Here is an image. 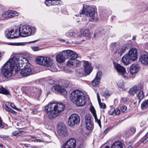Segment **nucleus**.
Returning <instances> with one entry per match:
<instances>
[{
  "mask_svg": "<svg viewBox=\"0 0 148 148\" xmlns=\"http://www.w3.org/2000/svg\"><path fill=\"white\" fill-rule=\"evenodd\" d=\"M91 115L89 114H86L85 116V123L92 122L91 118Z\"/></svg>",
  "mask_w": 148,
  "mask_h": 148,
  "instance_id": "obj_32",
  "label": "nucleus"
},
{
  "mask_svg": "<svg viewBox=\"0 0 148 148\" xmlns=\"http://www.w3.org/2000/svg\"><path fill=\"white\" fill-rule=\"evenodd\" d=\"M0 93L3 94L8 95L9 94V91L5 88L3 87L0 88Z\"/></svg>",
  "mask_w": 148,
  "mask_h": 148,
  "instance_id": "obj_38",
  "label": "nucleus"
},
{
  "mask_svg": "<svg viewBox=\"0 0 148 148\" xmlns=\"http://www.w3.org/2000/svg\"><path fill=\"white\" fill-rule=\"evenodd\" d=\"M99 106L102 109H105L106 108V104L104 103H101V102H99Z\"/></svg>",
  "mask_w": 148,
  "mask_h": 148,
  "instance_id": "obj_48",
  "label": "nucleus"
},
{
  "mask_svg": "<svg viewBox=\"0 0 148 148\" xmlns=\"http://www.w3.org/2000/svg\"><path fill=\"white\" fill-rule=\"evenodd\" d=\"M139 69L140 67L138 64H133L130 66V72L131 75H134L139 71Z\"/></svg>",
  "mask_w": 148,
  "mask_h": 148,
  "instance_id": "obj_20",
  "label": "nucleus"
},
{
  "mask_svg": "<svg viewBox=\"0 0 148 148\" xmlns=\"http://www.w3.org/2000/svg\"><path fill=\"white\" fill-rule=\"evenodd\" d=\"M102 76V73L100 71L98 72L94 79L91 82L92 85L94 87L97 86L99 83Z\"/></svg>",
  "mask_w": 148,
  "mask_h": 148,
  "instance_id": "obj_14",
  "label": "nucleus"
},
{
  "mask_svg": "<svg viewBox=\"0 0 148 148\" xmlns=\"http://www.w3.org/2000/svg\"><path fill=\"white\" fill-rule=\"evenodd\" d=\"M84 67L85 71L88 74H89L92 71V68L90 63L88 61H84Z\"/></svg>",
  "mask_w": 148,
  "mask_h": 148,
  "instance_id": "obj_19",
  "label": "nucleus"
},
{
  "mask_svg": "<svg viewBox=\"0 0 148 148\" xmlns=\"http://www.w3.org/2000/svg\"><path fill=\"white\" fill-rule=\"evenodd\" d=\"M9 11L4 12L2 14V16L4 17L9 18H10Z\"/></svg>",
  "mask_w": 148,
  "mask_h": 148,
  "instance_id": "obj_43",
  "label": "nucleus"
},
{
  "mask_svg": "<svg viewBox=\"0 0 148 148\" xmlns=\"http://www.w3.org/2000/svg\"><path fill=\"white\" fill-rule=\"evenodd\" d=\"M148 107V99L144 101L141 104V107L143 110H144Z\"/></svg>",
  "mask_w": 148,
  "mask_h": 148,
  "instance_id": "obj_31",
  "label": "nucleus"
},
{
  "mask_svg": "<svg viewBox=\"0 0 148 148\" xmlns=\"http://www.w3.org/2000/svg\"><path fill=\"white\" fill-rule=\"evenodd\" d=\"M80 121L79 116L76 114H73L70 116L68 121V125L70 127H73L75 125L78 124Z\"/></svg>",
  "mask_w": 148,
  "mask_h": 148,
  "instance_id": "obj_10",
  "label": "nucleus"
},
{
  "mask_svg": "<svg viewBox=\"0 0 148 148\" xmlns=\"http://www.w3.org/2000/svg\"><path fill=\"white\" fill-rule=\"evenodd\" d=\"M63 86H61L59 85H54L53 86V88L54 89L56 93H59L60 90Z\"/></svg>",
  "mask_w": 148,
  "mask_h": 148,
  "instance_id": "obj_34",
  "label": "nucleus"
},
{
  "mask_svg": "<svg viewBox=\"0 0 148 148\" xmlns=\"http://www.w3.org/2000/svg\"><path fill=\"white\" fill-rule=\"evenodd\" d=\"M10 18L18 15L19 13L15 11L9 10Z\"/></svg>",
  "mask_w": 148,
  "mask_h": 148,
  "instance_id": "obj_33",
  "label": "nucleus"
},
{
  "mask_svg": "<svg viewBox=\"0 0 148 148\" xmlns=\"http://www.w3.org/2000/svg\"><path fill=\"white\" fill-rule=\"evenodd\" d=\"M124 83L123 81L121 80L118 82L117 83V85L119 87L123 88L124 87Z\"/></svg>",
  "mask_w": 148,
  "mask_h": 148,
  "instance_id": "obj_44",
  "label": "nucleus"
},
{
  "mask_svg": "<svg viewBox=\"0 0 148 148\" xmlns=\"http://www.w3.org/2000/svg\"><path fill=\"white\" fill-rule=\"evenodd\" d=\"M41 90L40 89H38L37 91L35 92V95L34 96L37 98L39 97L41 95Z\"/></svg>",
  "mask_w": 148,
  "mask_h": 148,
  "instance_id": "obj_42",
  "label": "nucleus"
},
{
  "mask_svg": "<svg viewBox=\"0 0 148 148\" xmlns=\"http://www.w3.org/2000/svg\"><path fill=\"white\" fill-rule=\"evenodd\" d=\"M143 86L142 84H140L137 86L132 87L129 90V93L130 95L133 96L140 89H143Z\"/></svg>",
  "mask_w": 148,
  "mask_h": 148,
  "instance_id": "obj_17",
  "label": "nucleus"
},
{
  "mask_svg": "<svg viewBox=\"0 0 148 148\" xmlns=\"http://www.w3.org/2000/svg\"><path fill=\"white\" fill-rule=\"evenodd\" d=\"M20 35L22 34L23 36H26L30 35L32 32L31 28L27 26H23L18 27Z\"/></svg>",
  "mask_w": 148,
  "mask_h": 148,
  "instance_id": "obj_11",
  "label": "nucleus"
},
{
  "mask_svg": "<svg viewBox=\"0 0 148 148\" xmlns=\"http://www.w3.org/2000/svg\"><path fill=\"white\" fill-rule=\"evenodd\" d=\"M76 145L75 140L74 138H71L66 142L62 148H75Z\"/></svg>",
  "mask_w": 148,
  "mask_h": 148,
  "instance_id": "obj_13",
  "label": "nucleus"
},
{
  "mask_svg": "<svg viewBox=\"0 0 148 148\" xmlns=\"http://www.w3.org/2000/svg\"><path fill=\"white\" fill-rule=\"evenodd\" d=\"M28 61L27 63L29 64V65L27 64V65H25V67L23 66L21 68H20V67L18 66V64L17 65V70H21L23 68H25L24 69H22L20 71V73L21 75L23 77L27 76L33 74L34 73V71L33 69H31L30 67V64L28 62V60L27 59Z\"/></svg>",
  "mask_w": 148,
  "mask_h": 148,
  "instance_id": "obj_5",
  "label": "nucleus"
},
{
  "mask_svg": "<svg viewBox=\"0 0 148 148\" xmlns=\"http://www.w3.org/2000/svg\"><path fill=\"white\" fill-rule=\"evenodd\" d=\"M124 144L120 141H116L111 146V148H123Z\"/></svg>",
  "mask_w": 148,
  "mask_h": 148,
  "instance_id": "obj_26",
  "label": "nucleus"
},
{
  "mask_svg": "<svg viewBox=\"0 0 148 148\" xmlns=\"http://www.w3.org/2000/svg\"><path fill=\"white\" fill-rule=\"evenodd\" d=\"M132 60L127 54L125 55L122 58V62L125 65L130 64Z\"/></svg>",
  "mask_w": 148,
  "mask_h": 148,
  "instance_id": "obj_24",
  "label": "nucleus"
},
{
  "mask_svg": "<svg viewBox=\"0 0 148 148\" xmlns=\"http://www.w3.org/2000/svg\"><path fill=\"white\" fill-rule=\"evenodd\" d=\"M45 58V57L42 56L38 57L36 59V63L38 64L43 66Z\"/></svg>",
  "mask_w": 148,
  "mask_h": 148,
  "instance_id": "obj_28",
  "label": "nucleus"
},
{
  "mask_svg": "<svg viewBox=\"0 0 148 148\" xmlns=\"http://www.w3.org/2000/svg\"><path fill=\"white\" fill-rule=\"evenodd\" d=\"M3 107L6 110H8L9 112L15 114L16 113L15 111L12 109L10 108L6 104L4 105L3 106Z\"/></svg>",
  "mask_w": 148,
  "mask_h": 148,
  "instance_id": "obj_40",
  "label": "nucleus"
},
{
  "mask_svg": "<svg viewBox=\"0 0 148 148\" xmlns=\"http://www.w3.org/2000/svg\"><path fill=\"white\" fill-rule=\"evenodd\" d=\"M43 66L46 67H51L53 64V60L50 57H45Z\"/></svg>",
  "mask_w": 148,
  "mask_h": 148,
  "instance_id": "obj_22",
  "label": "nucleus"
},
{
  "mask_svg": "<svg viewBox=\"0 0 148 148\" xmlns=\"http://www.w3.org/2000/svg\"><path fill=\"white\" fill-rule=\"evenodd\" d=\"M127 55L129 56L132 61H135L137 58V51L134 48H131L129 51Z\"/></svg>",
  "mask_w": 148,
  "mask_h": 148,
  "instance_id": "obj_16",
  "label": "nucleus"
},
{
  "mask_svg": "<svg viewBox=\"0 0 148 148\" xmlns=\"http://www.w3.org/2000/svg\"><path fill=\"white\" fill-rule=\"evenodd\" d=\"M106 33V32L105 31L103 30L101 31H100L99 34H101V35L102 34L105 35Z\"/></svg>",
  "mask_w": 148,
  "mask_h": 148,
  "instance_id": "obj_56",
  "label": "nucleus"
},
{
  "mask_svg": "<svg viewBox=\"0 0 148 148\" xmlns=\"http://www.w3.org/2000/svg\"><path fill=\"white\" fill-rule=\"evenodd\" d=\"M26 43V42H16L14 43L13 45L16 46H24L25 45Z\"/></svg>",
  "mask_w": 148,
  "mask_h": 148,
  "instance_id": "obj_47",
  "label": "nucleus"
},
{
  "mask_svg": "<svg viewBox=\"0 0 148 148\" xmlns=\"http://www.w3.org/2000/svg\"><path fill=\"white\" fill-rule=\"evenodd\" d=\"M140 62L144 65H148V54L141 55L139 58Z\"/></svg>",
  "mask_w": 148,
  "mask_h": 148,
  "instance_id": "obj_23",
  "label": "nucleus"
},
{
  "mask_svg": "<svg viewBox=\"0 0 148 148\" xmlns=\"http://www.w3.org/2000/svg\"><path fill=\"white\" fill-rule=\"evenodd\" d=\"M41 140L40 139H35L33 141L35 142H40Z\"/></svg>",
  "mask_w": 148,
  "mask_h": 148,
  "instance_id": "obj_58",
  "label": "nucleus"
},
{
  "mask_svg": "<svg viewBox=\"0 0 148 148\" xmlns=\"http://www.w3.org/2000/svg\"><path fill=\"white\" fill-rule=\"evenodd\" d=\"M128 99L127 97H123L121 98V101L123 102L127 101Z\"/></svg>",
  "mask_w": 148,
  "mask_h": 148,
  "instance_id": "obj_54",
  "label": "nucleus"
},
{
  "mask_svg": "<svg viewBox=\"0 0 148 148\" xmlns=\"http://www.w3.org/2000/svg\"><path fill=\"white\" fill-rule=\"evenodd\" d=\"M72 53L71 55L68 56L69 59L67 62V65L71 67H78L80 66L82 64V61L76 59L77 54L75 51L71 50Z\"/></svg>",
  "mask_w": 148,
  "mask_h": 148,
  "instance_id": "obj_4",
  "label": "nucleus"
},
{
  "mask_svg": "<svg viewBox=\"0 0 148 148\" xmlns=\"http://www.w3.org/2000/svg\"><path fill=\"white\" fill-rule=\"evenodd\" d=\"M93 116L95 120V122L97 123L100 127L101 128V121H100V119L101 118V117L98 118L97 115Z\"/></svg>",
  "mask_w": 148,
  "mask_h": 148,
  "instance_id": "obj_36",
  "label": "nucleus"
},
{
  "mask_svg": "<svg viewBox=\"0 0 148 148\" xmlns=\"http://www.w3.org/2000/svg\"><path fill=\"white\" fill-rule=\"evenodd\" d=\"M127 109V106H123L121 107V110L123 112H125Z\"/></svg>",
  "mask_w": 148,
  "mask_h": 148,
  "instance_id": "obj_50",
  "label": "nucleus"
},
{
  "mask_svg": "<svg viewBox=\"0 0 148 148\" xmlns=\"http://www.w3.org/2000/svg\"><path fill=\"white\" fill-rule=\"evenodd\" d=\"M135 132L136 129L135 128L131 127L125 132V135L127 137H129L134 134Z\"/></svg>",
  "mask_w": 148,
  "mask_h": 148,
  "instance_id": "obj_25",
  "label": "nucleus"
},
{
  "mask_svg": "<svg viewBox=\"0 0 148 148\" xmlns=\"http://www.w3.org/2000/svg\"><path fill=\"white\" fill-rule=\"evenodd\" d=\"M67 91L62 87L58 93H60L62 95L65 96L67 95Z\"/></svg>",
  "mask_w": 148,
  "mask_h": 148,
  "instance_id": "obj_41",
  "label": "nucleus"
},
{
  "mask_svg": "<svg viewBox=\"0 0 148 148\" xmlns=\"http://www.w3.org/2000/svg\"><path fill=\"white\" fill-rule=\"evenodd\" d=\"M80 35H81V37L82 35L83 36L86 37H88L89 36L90 34L89 30L87 29L83 28L80 31V33H78Z\"/></svg>",
  "mask_w": 148,
  "mask_h": 148,
  "instance_id": "obj_27",
  "label": "nucleus"
},
{
  "mask_svg": "<svg viewBox=\"0 0 148 148\" xmlns=\"http://www.w3.org/2000/svg\"><path fill=\"white\" fill-rule=\"evenodd\" d=\"M97 98L99 102H101V99H100L99 96V93L98 92L97 94Z\"/></svg>",
  "mask_w": 148,
  "mask_h": 148,
  "instance_id": "obj_57",
  "label": "nucleus"
},
{
  "mask_svg": "<svg viewBox=\"0 0 148 148\" xmlns=\"http://www.w3.org/2000/svg\"><path fill=\"white\" fill-rule=\"evenodd\" d=\"M72 53L70 50L64 51L59 53L56 57V60L57 62L59 63L64 62L65 60L68 58V56L71 55Z\"/></svg>",
  "mask_w": 148,
  "mask_h": 148,
  "instance_id": "obj_7",
  "label": "nucleus"
},
{
  "mask_svg": "<svg viewBox=\"0 0 148 148\" xmlns=\"http://www.w3.org/2000/svg\"><path fill=\"white\" fill-rule=\"evenodd\" d=\"M83 10L80 14H85V16L88 18L90 21H93L95 14V8L92 6L84 4L83 5Z\"/></svg>",
  "mask_w": 148,
  "mask_h": 148,
  "instance_id": "obj_3",
  "label": "nucleus"
},
{
  "mask_svg": "<svg viewBox=\"0 0 148 148\" xmlns=\"http://www.w3.org/2000/svg\"><path fill=\"white\" fill-rule=\"evenodd\" d=\"M127 148H132V146H129Z\"/></svg>",
  "mask_w": 148,
  "mask_h": 148,
  "instance_id": "obj_63",
  "label": "nucleus"
},
{
  "mask_svg": "<svg viewBox=\"0 0 148 148\" xmlns=\"http://www.w3.org/2000/svg\"><path fill=\"white\" fill-rule=\"evenodd\" d=\"M11 106L13 109H16V108L13 103H11L10 104Z\"/></svg>",
  "mask_w": 148,
  "mask_h": 148,
  "instance_id": "obj_55",
  "label": "nucleus"
},
{
  "mask_svg": "<svg viewBox=\"0 0 148 148\" xmlns=\"http://www.w3.org/2000/svg\"><path fill=\"white\" fill-rule=\"evenodd\" d=\"M65 108L64 104L61 103H50L45 108L48 117L49 119H53L64 110Z\"/></svg>",
  "mask_w": 148,
  "mask_h": 148,
  "instance_id": "obj_2",
  "label": "nucleus"
},
{
  "mask_svg": "<svg viewBox=\"0 0 148 148\" xmlns=\"http://www.w3.org/2000/svg\"><path fill=\"white\" fill-rule=\"evenodd\" d=\"M111 111H110V114L111 115H113L114 112L115 115H118L120 114V111L119 109L117 108L114 109L113 112H111Z\"/></svg>",
  "mask_w": 148,
  "mask_h": 148,
  "instance_id": "obj_39",
  "label": "nucleus"
},
{
  "mask_svg": "<svg viewBox=\"0 0 148 148\" xmlns=\"http://www.w3.org/2000/svg\"><path fill=\"white\" fill-rule=\"evenodd\" d=\"M65 35L68 37H75L80 38L81 36V35H80L76 31H69L66 33Z\"/></svg>",
  "mask_w": 148,
  "mask_h": 148,
  "instance_id": "obj_21",
  "label": "nucleus"
},
{
  "mask_svg": "<svg viewBox=\"0 0 148 148\" xmlns=\"http://www.w3.org/2000/svg\"><path fill=\"white\" fill-rule=\"evenodd\" d=\"M53 1H55L51 0H46L45 2V3L46 5L47 6H50L52 5H58V4L57 3L53 2Z\"/></svg>",
  "mask_w": 148,
  "mask_h": 148,
  "instance_id": "obj_37",
  "label": "nucleus"
},
{
  "mask_svg": "<svg viewBox=\"0 0 148 148\" xmlns=\"http://www.w3.org/2000/svg\"><path fill=\"white\" fill-rule=\"evenodd\" d=\"M137 96L139 100V102L140 103L141 101L145 97L143 93V91L142 89H140L138 91Z\"/></svg>",
  "mask_w": 148,
  "mask_h": 148,
  "instance_id": "obj_29",
  "label": "nucleus"
},
{
  "mask_svg": "<svg viewBox=\"0 0 148 148\" xmlns=\"http://www.w3.org/2000/svg\"><path fill=\"white\" fill-rule=\"evenodd\" d=\"M140 141L143 143H145L148 141V132L141 139Z\"/></svg>",
  "mask_w": 148,
  "mask_h": 148,
  "instance_id": "obj_35",
  "label": "nucleus"
},
{
  "mask_svg": "<svg viewBox=\"0 0 148 148\" xmlns=\"http://www.w3.org/2000/svg\"><path fill=\"white\" fill-rule=\"evenodd\" d=\"M3 145L2 144H0V147H3Z\"/></svg>",
  "mask_w": 148,
  "mask_h": 148,
  "instance_id": "obj_62",
  "label": "nucleus"
},
{
  "mask_svg": "<svg viewBox=\"0 0 148 148\" xmlns=\"http://www.w3.org/2000/svg\"><path fill=\"white\" fill-rule=\"evenodd\" d=\"M24 146H26L27 147H29V145L28 144H24Z\"/></svg>",
  "mask_w": 148,
  "mask_h": 148,
  "instance_id": "obj_60",
  "label": "nucleus"
},
{
  "mask_svg": "<svg viewBox=\"0 0 148 148\" xmlns=\"http://www.w3.org/2000/svg\"><path fill=\"white\" fill-rule=\"evenodd\" d=\"M90 112L92 114L93 116H95V115H97L96 110L95 109V108L93 106H91L90 108Z\"/></svg>",
  "mask_w": 148,
  "mask_h": 148,
  "instance_id": "obj_46",
  "label": "nucleus"
},
{
  "mask_svg": "<svg viewBox=\"0 0 148 148\" xmlns=\"http://www.w3.org/2000/svg\"><path fill=\"white\" fill-rule=\"evenodd\" d=\"M27 62L26 58L17 56H14L9 59L1 66L2 73L4 77H10L12 76L14 67L16 65L17 66L18 64V66L22 68L23 66L25 67ZM27 64L29 65L28 63Z\"/></svg>",
  "mask_w": 148,
  "mask_h": 148,
  "instance_id": "obj_1",
  "label": "nucleus"
},
{
  "mask_svg": "<svg viewBox=\"0 0 148 148\" xmlns=\"http://www.w3.org/2000/svg\"><path fill=\"white\" fill-rule=\"evenodd\" d=\"M83 93L81 91L77 90L72 91L70 97L71 100L74 103Z\"/></svg>",
  "mask_w": 148,
  "mask_h": 148,
  "instance_id": "obj_12",
  "label": "nucleus"
},
{
  "mask_svg": "<svg viewBox=\"0 0 148 148\" xmlns=\"http://www.w3.org/2000/svg\"><path fill=\"white\" fill-rule=\"evenodd\" d=\"M112 50L113 53L117 54L118 56H121L126 51V47H120L116 43H112L111 45Z\"/></svg>",
  "mask_w": 148,
  "mask_h": 148,
  "instance_id": "obj_8",
  "label": "nucleus"
},
{
  "mask_svg": "<svg viewBox=\"0 0 148 148\" xmlns=\"http://www.w3.org/2000/svg\"><path fill=\"white\" fill-rule=\"evenodd\" d=\"M23 131L20 130L15 131L12 132V135L14 136H20Z\"/></svg>",
  "mask_w": 148,
  "mask_h": 148,
  "instance_id": "obj_45",
  "label": "nucleus"
},
{
  "mask_svg": "<svg viewBox=\"0 0 148 148\" xmlns=\"http://www.w3.org/2000/svg\"><path fill=\"white\" fill-rule=\"evenodd\" d=\"M114 68L118 75H121L125 79H127L129 78V76L126 72L125 67L116 63H114Z\"/></svg>",
  "mask_w": 148,
  "mask_h": 148,
  "instance_id": "obj_6",
  "label": "nucleus"
},
{
  "mask_svg": "<svg viewBox=\"0 0 148 148\" xmlns=\"http://www.w3.org/2000/svg\"><path fill=\"white\" fill-rule=\"evenodd\" d=\"M58 132L59 135L62 136H66L68 134L67 129L63 124L59 126Z\"/></svg>",
  "mask_w": 148,
  "mask_h": 148,
  "instance_id": "obj_15",
  "label": "nucleus"
},
{
  "mask_svg": "<svg viewBox=\"0 0 148 148\" xmlns=\"http://www.w3.org/2000/svg\"><path fill=\"white\" fill-rule=\"evenodd\" d=\"M31 48L34 51H37L40 50L39 47L38 46H32L31 47Z\"/></svg>",
  "mask_w": 148,
  "mask_h": 148,
  "instance_id": "obj_49",
  "label": "nucleus"
},
{
  "mask_svg": "<svg viewBox=\"0 0 148 148\" xmlns=\"http://www.w3.org/2000/svg\"><path fill=\"white\" fill-rule=\"evenodd\" d=\"M38 40H36L33 41H31L29 42L28 43H34V42H36Z\"/></svg>",
  "mask_w": 148,
  "mask_h": 148,
  "instance_id": "obj_59",
  "label": "nucleus"
},
{
  "mask_svg": "<svg viewBox=\"0 0 148 148\" xmlns=\"http://www.w3.org/2000/svg\"><path fill=\"white\" fill-rule=\"evenodd\" d=\"M105 148H109V146H107L105 147Z\"/></svg>",
  "mask_w": 148,
  "mask_h": 148,
  "instance_id": "obj_64",
  "label": "nucleus"
},
{
  "mask_svg": "<svg viewBox=\"0 0 148 148\" xmlns=\"http://www.w3.org/2000/svg\"><path fill=\"white\" fill-rule=\"evenodd\" d=\"M78 73L80 74L79 75L82 76V75H83L84 71L82 69H80L78 71Z\"/></svg>",
  "mask_w": 148,
  "mask_h": 148,
  "instance_id": "obj_51",
  "label": "nucleus"
},
{
  "mask_svg": "<svg viewBox=\"0 0 148 148\" xmlns=\"http://www.w3.org/2000/svg\"><path fill=\"white\" fill-rule=\"evenodd\" d=\"M6 36L8 38H15L18 37L20 36L18 27H17L14 31L13 29H8L5 32Z\"/></svg>",
  "mask_w": 148,
  "mask_h": 148,
  "instance_id": "obj_9",
  "label": "nucleus"
},
{
  "mask_svg": "<svg viewBox=\"0 0 148 148\" xmlns=\"http://www.w3.org/2000/svg\"><path fill=\"white\" fill-rule=\"evenodd\" d=\"M86 103L85 97L83 93L74 104L77 106H82L85 104Z\"/></svg>",
  "mask_w": 148,
  "mask_h": 148,
  "instance_id": "obj_18",
  "label": "nucleus"
},
{
  "mask_svg": "<svg viewBox=\"0 0 148 148\" xmlns=\"http://www.w3.org/2000/svg\"><path fill=\"white\" fill-rule=\"evenodd\" d=\"M110 95V93L108 91H105L103 94V95L105 97H107L108 96H109Z\"/></svg>",
  "mask_w": 148,
  "mask_h": 148,
  "instance_id": "obj_52",
  "label": "nucleus"
},
{
  "mask_svg": "<svg viewBox=\"0 0 148 148\" xmlns=\"http://www.w3.org/2000/svg\"><path fill=\"white\" fill-rule=\"evenodd\" d=\"M48 82L49 84L52 85L55 83V81L53 79H50L48 80Z\"/></svg>",
  "mask_w": 148,
  "mask_h": 148,
  "instance_id": "obj_53",
  "label": "nucleus"
},
{
  "mask_svg": "<svg viewBox=\"0 0 148 148\" xmlns=\"http://www.w3.org/2000/svg\"><path fill=\"white\" fill-rule=\"evenodd\" d=\"M33 114H35L36 113V111H35L34 110H33L32 112Z\"/></svg>",
  "mask_w": 148,
  "mask_h": 148,
  "instance_id": "obj_61",
  "label": "nucleus"
},
{
  "mask_svg": "<svg viewBox=\"0 0 148 148\" xmlns=\"http://www.w3.org/2000/svg\"><path fill=\"white\" fill-rule=\"evenodd\" d=\"M86 128L87 130L92 131L93 128V124L92 122L85 123Z\"/></svg>",
  "mask_w": 148,
  "mask_h": 148,
  "instance_id": "obj_30",
  "label": "nucleus"
}]
</instances>
